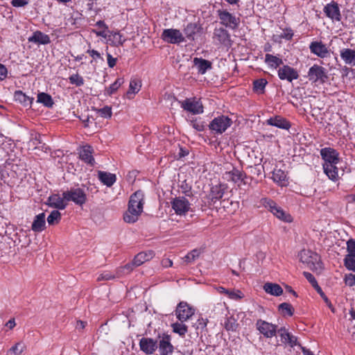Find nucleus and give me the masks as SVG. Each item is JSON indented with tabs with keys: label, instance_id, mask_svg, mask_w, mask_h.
Wrapping results in <instances>:
<instances>
[{
	"label": "nucleus",
	"instance_id": "nucleus-1",
	"mask_svg": "<svg viewBox=\"0 0 355 355\" xmlns=\"http://www.w3.org/2000/svg\"><path fill=\"white\" fill-rule=\"evenodd\" d=\"M144 204V193L138 190L130 196L128 202V211L123 215L125 222L134 223L137 221L139 216L143 212Z\"/></svg>",
	"mask_w": 355,
	"mask_h": 355
},
{
	"label": "nucleus",
	"instance_id": "nucleus-2",
	"mask_svg": "<svg viewBox=\"0 0 355 355\" xmlns=\"http://www.w3.org/2000/svg\"><path fill=\"white\" fill-rule=\"evenodd\" d=\"M300 261L307 264L313 271L320 272L322 269V263L320 256L311 250H303L300 252Z\"/></svg>",
	"mask_w": 355,
	"mask_h": 355
},
{
	"label": "nucleus",
	"instance_id": "nucleus-3",
	"mask_svg": "<svg viewBox=\"0 0 355 355\" xmlns=\"http://www.w3.org/2000/svg\"><path fill=\"white\" fill-rule=\"evenodd\" d=\"M62 196L67 200V203L69 201H72L79 206L83 205L87 200L86 193L80 188H71L64 191Z\"/></svg>",
	"mask_w": 355,
	"mask_h": 355
},
{
	"label": "nucleus",
	"instance_id": "nucleus-4",
	"mask_svg": "<svg viewBox=\"0 0 355 355\" xmlns=\"http://www.w3.org/2000/svg\"><path fill=\"white\" fill-rule=\"evenodd\" d=\"M263 205L268 209L274 216L277 218L284 222H291L292 217L290 214H286L275 202L272 200L264 198L263 199Z\"/></svg>",
	"mask_w": 355,
	"mask_h": 355
},
{
	"label": "nucleus",
	"instance_id": "nucleus-5",
	"mask_svg": "<svg viewBox=\"0 0 355 355\" xmlns=\"http://www.w3.org/2000/svg\"><path fill=\"white\" fill-rule=\"evenodd\" d=\"M232 123V121L227 116L221 115L214 118L209 125V129L214 133H223Z\"/></svg>",
	"mask_w": 355,
	"mask_h": 355
},
{
	"label": "nucleus",
	"instance_id": "nucleus-6",
	"mask_svg": "<svg viewBox=\"0 0 355 355\" xmlns=\"http://www.w3.org/2000/svg\"><path fill=\"white\" fill-rule=\"evenodd\" d=\"M218 15L220 24L224 25L225 27L233 30L238 28L240 23V19L228 12L227 10H218Z\"/></svg>",
	"mask_w": 355,
	"mask_h": 355
},
{
	"label": "nucleus",
	"instance_id": "nucleus-7",
	"mask_svg": "<svg viewBox=\"0 0 355 355\" xmlns=\"http://www.w3.org/2000/svg\"><path fill=\"white\" fill-rule=\"evenodd\" d=\"M307 77L310 81L320 84L324 83L328 78L326 69L318 64H314L309 69Z\"/></svg>",
	"mask_w": 355,
	"mask_h": 355
},
{
	"label": "nucleus",
	"instance_id": "nucleus-8",
	"mask_svg": "<svg viewBox=\"0 0 355 355\" xmlns=\"http://www.w3.org/2000/svg\"><path fill=\"white\" fill-rule=\"evenodd\" d=\"M191 204L185 197H176L171 201V207L175 214L185 215L190 210Z\"/></svg>",
	"mask_w": 355,
	"mask_h": 355
},
{
	"label": "nucleus",
	"instance_id": "nucleus-9",
	"mask_svg": "<svg viewBox=\"0 0 355 355\" xmlns=\"http://www.w3.org/2000/svg\"><path fill=\"white\" fill-rule=\"evenodd\" d=\"M257 329L266 338H272L276 336L277 326L268 322L261 319H259L256 322Z\"/></svg>",
	"mask_w": 355,
	"mask_h": 355
},
{
	"label": "nucleus",
	"instance_id": "nucleus-10",
	"mask_svg": "<svg viewBox=\"0 0 355 355\" xmlns=\"http://www.w3.org/2000/svg\"><path fill=\"white\" fill-rule=\"evenodd\" d=\"M194 314V309L185 302H180L176 308L175 315L181 322L187 321Z\"/></svg>",
	"mask_w": 355,
	"mask_h": 355
},
{
	"label": "nucleus",
	"instance_id": "nucleus-11",
	"mask_svg": "<svg viewBox=\"0 0 355 355\" xmlns=\"http://www.w3.org/2000/svg\"><path fill=\"white\" fill-rule=\"evenodd\" d=\"M162 38L171 44H179L184 41L182 33L178 29L168 28L164 30Z\"/></svg>",
	"mask_w": 355,
	"mask_h": 355
},
{
	"label": "nucleus",
	"instance_id": "nucleus-12",
	"mask_svg": "<svg viewBox=\"0 0 355 355\" xmlns=\"http://www.w3.org/2000/svg\"><path fill=\"white\" fill-rule=\"evenodd\" d=\"M320 155L324 161V164L323 165L338 164L340 162L339 154L334 148H322L320 150Z\"/></svg>",
	"mask_w": 355,
	"mask_h": 355
},
{
	"label": "nucleus",
	"instance_id": "nucleus-13",
	"mask_svg": "<svg viewBox=\"0 0 355 355\" xmlns=\"http://www.w3.org/2000/svg\"><path fill=\"white\" fill-rule=\"evenodd\" d=\"M181 107L186 111L193 114L203 112V106L200 101L196 98H187L181 102Z\"/></svg>",
	"mask_w": 355,
	"mask_h": 355
},
{
	"label": "nucleus",
	"instance_id": "nucleus-14",
	"mask_svg": "<svg viewBox=\"0 0 355 355\" xmlns=\"http://www.w3.org/2000/svg\"><path fill=\"white\" fill-rule=\"evenodd\" d=\"M278 77L282 80H287L291 83L299 78L298 72L294 68L288 65L280 67L277 71Z\"/></svg>",
	"mask_w": 355,
	"mask_h": 355
},
{
	"label": "nucleus",
	"instance_id": "nucleus-15",
	"mask_svg": "<svg viewBox=\"0 0 355 355\" xmlns=\"http://www.w3.org/2000/svg\"><path fill=\"white\" fill-rule=\"evenodd\" d=\"M159 344L157 347L160 355H172L174 347L171 343V337L167 334H163L162 336H159Z\"/></svg>",
	"mask_w": 355,
	"mask_h": 355
},
{
	"label": "nucleus",
	"instance_id": "nucleus-16",
	"mask_svg": "<svg viewBox=\"0 0 355 355\" xmlns=\"http://www.w3.org/2000/svg\"><path fill=\"white\" fill-rule=\"evenodd\" d=\"M139 347L141 351L146 354H153L157 349V340L151 338L144 337L139 340Z\"/></svg>",
	"mask_w": 355,
	"mask_h": 355
},
{
	"label": "nucleus",
	"instance_id": "nucleus-17",
	"mask_svg": "<svg viewBox=\"0 0 355 355\" xmlns=\"http://www.w3.org/2000/svg\"><path fill=\"white\" fill-rule=\"evenodd\" d=\"M47 205L57 209H64L67 206V200L64 196H60L58 193L51 195L47 199Z\"/></svg>",
	"mask_w": 355,
	"mask_h": 355
},
{
	"label": "nucleus",
	"instance_id": "nucleus-18",
	"mask_svg": "<svg viewBox=\"0 0 355 355\" xmlns=\"http://www.w3.org/2000/svg\"><path fill=\"white\" fill-rule=\"evenodd\" d=\"M324 12L333 21H340L341 19L340 8L337 3L331 2L327 4L324 8Z\"/></svg>",
	"mask_w": 355,
	"mask_h": 355
},
{
	"label": "nucleus",
	"instance_id": "nucleus-19",
	"mask_svg": "<svg viewBox=\"0 0 355 355\" xmlns=\"http://www.w3.org/2000/svg\"><path fill=\"white\" fill-rule=\"evenodd\" d=\"M225 178L227 181H232L234 183H239L240 182H243L244 184H245V178H246V175L243 171L233 168L232 171L225 173Z\"/></svg>",
	"mask_w": 355,
	"mask_h": 355
},
{
	"label": "nucleus",
	"instance_id": "nucleus-20",
	"mask_svg": "<svg viewBox=\"0 0 355 355\" xmlns=\"http://www.w3.org/2000/svg\"><path fill=\"white\" fill-rule=\"evenodd\" d=\"M214 37L216 39L220 44L225 46L231 45L230 35L228 31L223 28H215Z\"/></svg>",
	"mask_w": 355,
	"mask_h": 355
},
{
	"label": "nucleus",
	"instance_id": "nucleus-21",
	"mask_svg": "<svg viewBox=\"0 0 355 355\" xmlns=\"http://www.w3.org/2000/svg\"><path fill=\"white\" fill-rule=\"evenodd\" d=\"M266 124L284 130H288L291 126V123L286 119L281 116L270 117L267 119Z\"/></svg>",
	"mask_w": 355,
	"mask_h": 355
},
{
	"label": "nucleus",
	"instance_id": "nucleus-22",
	"mask_svg": "<svg viewBox=\"0 0 355 355\" xmlns=\"http://www.w3.org/2000/svg\"><path fill=\"white\" fill-rule=\"evenodd\" d=\"M309 49L311 52L320 58H325L329 54L327 46L321 42H313L311 43Z\"/></svg>",
	"mask_w": 355,
	"mask_h": 355
},
{
	"label": "nucleus",
	"instance_id": "nucleus-23",
	"mask_svg": "<svg viewBox=\"0 0 355 355\" xmlns=\"http://www.w3.org/2000/svg\"><path fill=\"white\" fill-rule=\"evenodd\" d=\"M341 59L346 64L355 66V50L352 49H343L340 51Z\"/></svg>",
	"mask_w": 355,
	"mask_h": 355
},
{
	"label": "nucleus",
	"instance_id": "nucleus-24",
	"mask_svg": "<svg viewBox=\"0 0 355 355\" xmlns=\"http://www.w3.org/2000/svg\"><path fill=\"white\" fill-rule=\"evenodd\" d=\"M28 40L29 42L37 44H48L51 42L49 36L40 31L34 32L33 35L28 37Z\"/></svg>",
	"mask_w": 355,
	"mask_h": 355
},
{
	"label": "nucleus",
	"instance_id": "nucleus-25",
	"mask_svg": "<svg viewBox=\"0 0 355 355\" xmlns=\"http://www.w3.org/2000/svg\"><path fill=\"white\" fill-rule=\"evenodd\" d=\"M193 64L200 74H205L208 69L212 67V64L210 61L201 58H194Z\"/></svg>",
	"mask_w": 355,
	"mask_h": 355
},
{
	"label": "nucleus",
	"instance_id": "nucleus-26",
	"mask_svg": "<svg viewBox=\"0 0 355 355\" xmlns=\"http://www.w3.org/2000/svg\"><path fill=\"white\" fill-rule=\"evenodd\" d=\"M336 165L337 164L323 165L324 173L333 181H336L340 175H343V171L340 173Z\"/></svg>",
	"mask_w": 355,
	"mask_h": 355
},
{
	"label": "nucleus",
	"instance_id": "nucleus-27",
	"mask_svg": "<svg viewBox=\"0 0 355 355\" xmlns=\"http://www.w3.org/2000/svg\"><path fill=\"white\" fill-rule=\"evenodd\" d=\"M154 257V252L152 250L148 252H141L138 253L133 259L135 265L137 267L142 265L144 263L150 261Z\"/></svg>",
	"mask_w": 355,
	"mask_h": 355
},
{
	"label": "nucleus",
	"instance_id": "nucleus-28",
	"mask_svg": "<svg viewBox=\"0 0 355 355\" xmlns=\"http://www.w3.org/2000/svg\"><path fill=\"white\" fill-rule=\"evenodd\" d=\"M45 225V214L41 213L35 217L31 229L35 232H40L44 230Z\"/></svg>",
	"mask_w": 355,
	"mask_h": 355
},
{
	"label": "nucleus",
	"instance_id": "nucleus-29",
	"mask_svg": "<svg viewBox=\"0 0 355 355\" xmlns=\"http://www.w3.org/2000/svg\"><path fill=\"white\" fill-rule=\"evenodd\" d=\"M226 187L224 184H218L211 188L209 198L213 202L221 199L224 195Z\"/></svg>",
	"mask_w": 355,
	"mask_h": 355
},
{
	"label": "nucleus",
	"instance_id": "nucleus-30",
	"mask_svg": "<svg viewBox=\"0 0 355 355\" xmlns=\"http://www.w3.org/2000/svg\"><path fill=\"white\" fill-rule=\"evenodd\" d=\"M92 147L87 146L82 149L79 155L81 160L91 166H94L95 162L94 158L92 156Z\"/></svg>",
	"mask_w": 355,
	"mask_h": 355
},
{
	"label": "nucleus",
	"instance_id": "nucleus-31",
	"mask_svg": "<svg viewBox=\"0 0 355 355\" xmlns=\"http://www.w3.org/2000/svg\"><path fill=\"white\" fill-rule=\"evenodd\" d=\"M99 180L107 187H111L116 182V178L114 174L104 172V171H98V173Z\"/></svg>",
	"mask_w": 355,
	"mask_h": 355
},
{
	"label": "nucleus",
	"instance_id": "nucleus-32",
	"mask_svg": "<svg viewBox=\"0 0 355 355\" xmlns=\"http://www.w3.org/2000/svg\"><path fill=\"white\" fill-rule=\"evenodd\" d=\"M263 290L266 293L274 296H280L283 293V289L277 284L266 283L263 285Z\"/></svg>",
	"mask_w": 355,
	"mask_h": 355
},
{
	"label": "nucleus",
	"instance_id": "nucleus-33",
	"mask_svg": "<svg viewBox=\"0 0 355 355\" xmlns=\"http://www.w3.org/2000/svg\"><path fill=\"white\" fill-rule=\"evenodd\" d=\"M201 28L196 23H189L184 29V34L189 39L193 40L194 35L200 32Z\"/></svg>",
	"mask_w": 355,
	"mask_h": 355
},
{
	"label": "nucleus",
	"instance_id": "nucleus-34",
	"mask_svg": "<svg viewBox=\"0 0 355 355\" xmlns=\"http://www.w3.org/2000/svg\"><path fill=\"white\" fill-rule=\"evenodd\" d=\"M14 98L16 101H19L25 106L31 105L33 101V98L26 96L20 90H17L15 92Z\"/></svg>",
	"mask_w": 355,
	"mask_h": 355
},
{
	"label": "nucleus",
	"instance_id": "nucleus-35",
	"mask_svg": "<svg viewBox=\"0 0 355 355\" xmlns=\"http://www.w3.org/2000/svg\"><path fill=\"white\" fill-rule=\"evenodd\" d=\"M107 37L111 44L115 46L123 45L125 41V39H123V35L119 32H110V35H107Z\"/></svg>",
	"mask_w": 355,
	"mask_h": 355
},
{
	"label": "nucleus",
	"instance_id": "nucleus-36",
	"mask_svg": "<svg viewBox=\"0 0 355 355\" xmlns=\"http://www.w3.org/2000/svg\"><path fill=\"white\" fill-rule=\"evenodd\" d=\"M96 26L101 28L100 31L93 30L92 32L94 33L97 36L102 37L103 38L107 37V32H110L108 31V26L106 25L104 21L99 20L96 23Z\"/></svg>",
	"mask_w": 355,
	"mask_h": 355
},
{
	"label": "nucleus",
	"instance_id": "nucleus-37",
	"mask_svg": "<svg viewBox=\"0 0 355 355\" xmlns=\"http://www.w3.org/2000/svg\"><path fill=\"white\" fill-rule=\"evenodd\" d=\"M265 62L270 67L273 68H277L280 65L283 64V60L277 58V56L271 54H266L265 57Z\"/></svg>",
	"mask_w": 355,
	"mask_h": 355
},
{
	"label": "nucleus",
	"instance_id": "nucleus-38",
	"mask_svg": "<svg viewBox=\"0 0 355 355\" xmlns=\"http://www.w3.org/2000/svg\"><path fill=\"white\" fill-rule=\"evenodd\" d=\"M37 102L42 103L44 106L47 107H51L53 105V101L51 96L49 94L44 92L38 94Z\"/></svg>",
	"mask_w": 355,
	"mask_h": 355
},
{
	"label": "nucleus",
	"instance_id": "nucleus-39",
	"mask_svg": "<svg viewBox=\"0 0 355 355\" xmlns=\"http://www.w3.org/2000/svg\"><path fill=\"white\" fill-rule=\"evenodd\" d=\"M239 326L237 320L234 317H228L224 322V327L227 331H235Z\"/></svg>",
	"mask_w": 355,
	"mask_h": 355
},
{
	"label": "nucleus",
	"instance_id": "nucleus-40",
	"mask_svg": "<svg viewBox=\"0 0 355 355\" xmlns=\"http://www.w3.org/2000/svg\"><path fill=\"white\" fill-rule=\"evenodd\" d=\"M61 220V214L58 210H53L47 217L49 225H53L58 224Z\"/></svg>",
	"mask_w": 355,
	"mask_h": 355
},
{
	"label": "nucleus",
	"instance_id": "nucleus-41",
	"mask_svg": "<svg viewBox=\"0 0 355 355\" xmlns=\"http://www.w3.org/2000/svg\"><path fill=\"white\" fill-rule=\"evenodd\" d=\"M267 83V80L264 78L255 80L253 83V89L256 92L262 94Z\"/></svg>",
	"mask_w": 355,
	"mask_h": 355
},
{
	"label": "nucleus",
	"instance_id": "nucleus-42",
	"mask_svg": "<svg viewBox=\"0 0 355 355\" xmlns=\"http://www.w3.org/2000/svg\"><path fill=\"white\" fill-rule=\"evenodd\" d=\"M173 330L175 333L181 336H184L187 332V326L182 322H175L172 324Z\"/></svg>",
	"mask_w": 355,
	"mask_h": 355
},
{
	"label": "nucleus",
	"instance_id": "nucleus-43",
	"mask_svg": "<svg viewBox=\"0 0 355 355\" xmlns=\"http://www.w3.org/2000/svg\"><path fill=\"white\" fill-rule=\"evenodd\" d=\"M278 309L282 311L284 315H288L292 316L294 313V309L292 305L287 302L282 303L279 305Z\"/></svg>",
	"mask_w": 355,
	"mask_h": 355
},
{
	"label": "nucleus",
	"instance_id": "nucleus-44",
	"mask_svg": "<svg viewBox=\"0 0 355 355\" xmlns=\"http://www.w3.org/2000/svg\"><path fill=\"white\" fill-rule=\"evenodd\" d=\"M25 345L21 343H17L8 352L7 355H20L24 350Z\"/></svg>",
	"mask_w": 355,
	"mask_h": 355
},
{
	"label": "nucleus",
	"instance_id": "nucleus-45",
	"mask_svg": "<svg viewBox=\"0 0 355 355\" xmlns=\"http://www.w3.org/2000/svg\"><path fill=\"white\" fill-rule=\"evenodd\" d=\"M141 87V81L138 79H132L130 83L129 90L128 94H137Z\"/></svg>",
	"mask_w": 355,
	"mask_h": 355
},
{
	"label": "nucleus",
	"instance_id": "nucleus-46",
	"mask_svg": "<svg viewBox=\"0 0 355 355\" xmlns=\"http://www.w3.org/2000/svg\"><path fill=\"white\" fill-rule=\"evenodd\" d=\"M344 265L349 270L355 272V257L346 255L344 259Z\"/></svg>",
	"mask_w": 355,
	"mask_h": 355
},
{
	"label": "nucleus",
	"instance_id": "nucleus-47",
	"mask_svg": "<svg viewBox=\"0 0 355 355\" xmlns=\"http://www.w3.org/2000/svg\"><path fill=\"white\" fill-rule=\"evenodd\" d=\"M124 83V80L123 78H117L114 83H113L107 89V94L108 95L113 94L119 88V87Z\"/></svg>",
	"mask_w": 355,
	"mask_h": 355
},
{
	"label": "nucleus",
	"instance_id": "nucleus-48",
	"mask_svg": "<svg viewBox=\"0 0 355 355\" xmlns=\"http://www.w3.org/2000/svg\"><path fill=\"white\" fill-rule=\"evenodd\" d=\"M272 178L275 182H282L286 180V174L281 169H275L272 173Z\"/></svg>",
	"mask_w": 355,
	"mask_h": 355
},
{
	"label": "nucleus",
	"instance_id": "nucleus-49",
	"mask_svg": "<svg viewBox=\"0 0 355 355\" xmlns=\"http://www.w3.org/2000/svg\"><path fill=\"white\" fill-rule=\"evenodd\" d=\"M303 275L317 291H321L320 286L318 285L317 280L311 273L309 272H304Z\"/></svg>",
	"mask_w": 355,
	"mask_h": 355
},
{
	"label": "nucleus",
	"instance_id": "nucleus-50",
	"mask_svg": "<svg viewBox=\"0 0 355 355\" xmlns=\"http://www.w3.org/2000/svg\"><path fill=\"white\" fill-rule=\"evenodd\" d=\"M69 80L70 83H71L72 85H75L78 87L82 86L84 84L83 78L78 73L71 75L69 78Z\"/></svg>",
	"mask_w": 355,
	"mask_h": 355
},
{
	"label": "nucleus",
	"instance_id": "nucleus-51",
	"mask_svg": "<svg viewBox=\"0 0 355 355\" xmlns=\"http://www.w3.org/2000/svg\"><path fill=\"white\" fill-rule=\"evenodd\" d=\"M200 254V252L198 250H193L184 257V259L186 262L191 263L198 258Z\"/></svg>",
	"mask_w": 355,
	"mask_h": 355
},
{
	"label": "nucleus",
	"instance_id": "nucleus-52",
	"mask_svg": "<svg viewBox=\"0 0 355 355\" xmlns=\"http://www.w3.org/2000/svg\"><path fill=\"white\" fill-rule=\"evenodd\" d=\"M277 332L278 333L279 337L281 338V341L283 343L286 344L287 340L291 336V334L288 332L287 329L285 327H281L280 329H277Z\"/></svg>",
	"mask_w": 355,
	"mask_h": 355
},
{
	"label": "nucleus",
	"instance_id": "nucleus-53",
	"mask_svg": "<svg viewBox=\"0 0 355 355\" xmlns=\"http://www.w3.org/2000/svg\"><path fill=\"white\" fill-rule=\"evenodd\" d=\"M98 113L101 117L103 118H110L112 116V109L109 106H105L98 110Z\"/></svg>",
	"mask_w": 355,
	"mask_h": 355
},
{
	"label": "nucleus",
	"instance_id": "nucleus-54",
	"mask_svg": "<svg viewBox=\"0 0 355 355\" xmlns=\"http://www.w3.org/2000/svg\"><path fill=\"white\" fill-rule=\"evenodd\" d=\"M232 300H239L243 297L242 293L239 290H228L227 295Z\"/></svg>",
	"mask_w": 355,
	"mask_h": 355
},
{
	"label": "nucleus",
	"instance_id": "nucleus-55",
	"mask_svg": "<svg viewBox=\"0 0 355 355\" xmlns=\"http://www.w3.org/2000/svg\"><path fill=\"white\" fill-rule=\"evenodd\" d=\"M347 250L348 254L347 255H352V257H355V240L349 239L347 242Z\"/></svg>",
	"mask_w": 355,
	"mask_h": 355
},
{
	"label": "nucleus",
	"instance_id": "nucleus-56",
	"mask_svg": "<svg viewBox=\"0 0 355 355\" xmlns=\"http://www.w3.org/2000/svg\"><path fill=\"white\" fill-rule=\"evenodd\" d=\"M115 278H116L115 274H112L111 272L106 271L99 275V276L97 278V281L110 280L114 279Z\"/></svg>",
	"mask_w": 355,
	"mask_h": 355
},
{
	"label": "nucleus",
	"instance_id": "nucleus-57",
	"mask_svg": "<svg viewBox=\"0 0 355 355\" xmlns=\"http://www.w3.org/2000/svg\"><path fill=\"white\" fill-rule=\"evenodd\" d=\"M344 282L346 285L352 287L355 285V275L349 273L345 275Z\"/></svg>",
	"mask_w": 355,
	"mask_h": 355
},
{
	"label": "nucleus",
	"instance_id": "nucleus-58",
	"mask_svg": "<svg viewBox=\"0 0 355 355\" xmlns=\"http://www.w3.org/2000/svg\"><path fill=\"white\" fill-rule=\"evenodd\" d=\"M128 274H130V272H127V270L124 269L123 266L118 268L115 271L116 278L122 277Z\"/></svg>",
	"mask_w": 355,
	"mask_h": 355
},
{
	"label": "nucleus",
	"instance_id": "nucleus-59",
	"mask_svg": "<svg viewBox=\"0 0 355 355\" xmlns=\"http://www.w3.org/2000/svg\"><path fill=\"white\" fill-rule=\"evenodd\" d=\"M128 274H130V272H127V270L124 269L123 266L118 268L115 271L116 278L122 277Z\"/></svg>",
	"mask_w": 355,
	"mask_h": 355
},
{
	"label": "nucleus",
	"instance_id": "nucleus-60",
	"mask_svg": "<svg viewBox=\"0 0 355 355\" xmlns=\"http://www.w3.org/2000/svg\"><path fill=\"white\" fill-rule=\"evenodd\" d=\"M29 0H12L11 3L14 7H23L26 6Z\"/></svg>",
	"mask_w": 355,
	"mask_h": 355
},
{
	"label": "nucleus",
	"instance_id": "nucleus-61",
	"mask_svg": "<svg viewBox=\"0 0 355 355\" xmlns=\"http://www.w3.org/2000/svg\"><path fill=\"white\" fill-rule=\"evenodd\" d=\"M317 292L320 295V296L322 297V299L324 300V301L325 302L327 305L331 309V310L333 312H334V308L332 304L331 303V302L329 301L328 297L325 295V294L323 293L322 290L321 289V291H317Z\"/></svg>",
	"mask_w": 355,
	"mask_h": 355
},
{
	"label": "nucleus",
	"instance_id": "nucleus-62",
	"mask_svg": "<svg viewBox=\"0 0 355 355\" xmlns=\"http://www.w3.org/2000/svg\"><path fill=\"white\" fill-rule=\"evenodd\" d=\"M87 53H89L90 55V56L94 59V60H96L98 58L99 59H101L102 60H103V58L101 57V54L99 52H98L96 50H94V49H88L87 51Z\"/></svg>",
	"mask_w": 355,
	"mask_h": 355
},
{
	"label": "nucleus",
	"instance_id": "nucleus-63",
	"mask_svg": "<svg viewBox=\"0 0 355 355\" xmlns=\"http://www.w3.org/2000/svg\"><path fill=\"white\" fill-rule=\"evenodd\" d=\"M207 320L204 318H200L198 320L197 324H196V329H203L207 326Z\"/></svg>",
	"mask_w": 355,
	"mask_h": 355
},
{
	"label": "nucleus",
	"instance_id": "nucleus-64",
	"mask_svg": "<svg viewBox=\"0 0 355 355\" xmlns=\"http://www.w3.org/2000/svg\"><path fill=\"white\" fill-rule=\"evenodd\" d=\"M107 64L110 68H113L116 63V58H113L110 53L107 54Z\"/></svg>",
	"mask_w": 355,
	"mask_h": 355
}]
</instances>
